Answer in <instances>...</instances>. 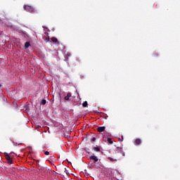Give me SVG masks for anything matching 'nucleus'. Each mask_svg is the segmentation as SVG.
Returning <instances> with one entry per match:
<instances>
[{
  "mask_svg": "<svg viewBox=\"0 0 180 180\" xmlns=\"http://www.w3.org/2000/svg\"><path fill=\"white\" fill-rule=\"evenodd\" d=\"M89 160H92L94 162V164H96V162H98V157H96V155H91L89 156Z\"/></svg>",
  "mask_w": 180,
  "mask_h": 180,
  "instance_id": "f03ea898",
  "label": "nucleus"
},
{
  "mask_svg": "<svg viewBox=\"0 0 180 180\" xmlns=\"http://www.w3.org/2000/svg\"><path fill=\"white\" fill-rule=\"evenodd\" d=\"M108 160H109L110 161V162H113V161H117V159H114L111 157H108Z\"/></svg>",
  "mask_w": 180,
  "mask_h": 180,
  "instance_id": "6e6552de",
  "label": "nucleus"
},
{
  "mask_svg": "<svg viewBox=\"0 0 180 180\" xmlns=\"http://www.w3.org/2000/svg\"><path fill=\"white\" fill-rule=\"evenodd\" d=\"M30 47V42H26L25 44V49H29Z\"/></svg>",
  "mask_w": 180,
  "mask_h": 180,
  "instance_id": "0eeeda50",
  "label": "nucleus"
},
{
  "mask_svg": "<svg viewBox=\"0 0 180 180\" xmlns=\"http://www.w3.org/2000/svg\"><path fill=\"white\" fill-rule=\"evenodd\" d=\"M105 127H98L97 128V131H98V133H102L103 131H105Z\"/></svg>",
  "mask_w": 180,
  "mask_h": 180,
  "instance_id": "39448f33",
  "label": "nucleus"
},
{
  "mask_svg": "<svg viewBox=\"0 0 180 180\" xmlns=\"http://www.w3.org/2000/svg\"><path fill=\"white\" fill-rule=\"evenodd\" d=\"M82 106L84 108H86V106H88V102L87 101H84L83 103H82Z\"/></svg>",
  "mask_w": 180,
  "mask_h": 180,
  "instance_id": "f8f14e48",
  "label": "nucleus"
},
{
  "mask_svg": "<svg viewBox=\"0 0 180 180\" xmlns=\"http://www.w3.org/2000/svg\"><path fill=\"white\" fill-rule=\"evenodd\" d=\"M6 160H7L8 162L11 165L13 162L12 158L8 154L5 155Z\"/></svg>",
  "mask_w": 180,
  "mask_h": 180,
  "instance_id": "7ed1b4c3",
  "label": "nucleus"
},
{
  "mask_svg": "<svg viewBox=\"0 0 180 180\" xmlns=\"http://www.w3.org/2000/svg\"><path fill=\"white\" fill-rule=\"evenodd\" d=\"M71 93H68L67 96H65V101H70V98H71Z\"/></svg>",
  "mask_w": 180,
  "mask_h": 180,
  "instance_id": "423d86ee",
  "label": "nucleus"
},
{
  "mask_svg": "<svg viewBox=\"0 0 180 180\" xmlns=\"http://www.w3.org/2000/svg\"><path fill=\"white\" fill-rule=\"evenodd\" d=\"M1 86H2V84H0V88H1Z\"/></svg>",
  "mask_w": 180,
  "mask_h": 180,
  "instance_id": "a211bd4d",
  "label": "nucleus"
},
{
  "mask_svg": "<svg viewBox=\"0 0 180 180\" xmlns=\"http://www.w3.org/2000/svg\"><path fill=\"white\" fill-rule=\"evenodd\" d=\"M95 141H96V138L94 137V138L91 139V143H95Z\"/></svg>",
  "mask_w": 180,
  "mask_h": 180,
  "instance_id": "4468645a",
  "label": "nucleus"
},
{
  "mask_svg": "<svg viewBox=\"0 0 180 180\" xmlns=\"http://www.w3.org/2000/svg\"><path fill=\"white\" fill-rule=\"evenodd\" d=\"M24 9L27 12H30V13H33V12H34V8L32 6L24 5Z\"/></svg>",
  "mask_w": 180,
  "mask_h": 180,
  "instance_id": "f257e3e1",
  "label": "nucleus"
},
{
  "mask_svg": "<svg viewBox=\"0 0 180 180\" xmlns=\"http://www.w3.org/2000/svg\"><path fill=\"white\" fill-rule=\"evenodd\" d=\"M115 154H117V153H119V150L117 149L116 150H115Z\"/></svg>",
  "mask_w": 180,
  "mask_h": 180,
  "instance_id": "f3484780",
  "label": "nucleus"
},
{
  "mask_svg": "<svg viewBox=\"0 0 180 180\" xmlns=\"http://www.w3.org/2000/svg\"><path fill=\"white\" fill-rule=\"evenodd\" d=\"M134 144L135 146H140V144H141V139H135Z\"/></svg>",
  "mask_w": 180,
  "mask_h": 180,
  "instance_id": "20e7f679",
  "label": "nucleus"
},
{
  "mask_svg": "<svg viewBox=\"0 0 180 180\" xmlns=\"http://www.w3.org/2000/svg\"><path fill=\"white\" fill-rule=\"evenodd\" d=\"M94 151L96 153H99L101 151V148L99 147H94Z\"/></svg>",
  "mask_w": 180,
  "mask_h": 180,
  "instance_id": "1a4fd4ad",
  "label": "nucleus"
},
{
  "mask_svg": "<svg viewBox=\"0 0 180 180\" xmlns=\"http://www.w3.org/2000/svg\"><path fill=\"white\" fill-rule=\"evenodd\" d=\"M153 56H154V57H158V53H155L153 54Z\"/></svg>",
  "mask_w": 180,
  "mask_h": 180,
  "instance_id": "dca6fc26",
  "label": "nucleus"
},
{
  "mask_svg": "<svg viewBox=\"0 0 180 180\" xmlns=\"http://www.w3.org/2000/svg\"><path fill=\"white\" fill-rule=\"evenodd\" d=\"M44 154H45V155H50V152L46 151V152L44 153Z\"/></svg>",
  "mask_w": 180,
  "mask_h": 180,
  "instance_id": "2eb2a0df",
  "label": "nucleus"
},
{
  "mask_svg": "<svg viewBox=\"0 0 180 180\" xmlns=\"http://www.w3.org/2000/svg\"><path fill=\"white\" fill-rule=\"evenodd\" d=\"M107 141L109 144H113V141L110 138H108Z\"/></svg>",
  "mask_w": 180,
  "mask_h": 180,
  "instance_id": "9b49d317",
  "label": "nucleus"
},
{
  "mask_svg": "<svg viewBox=\"0 0 180 180\" xmlns=\"http://www.w3.org/2000/svg\"><path fill=\"white\" fill-rule=\"evenodd\" d=\"M46 103V101L45 99H42L41 101L40 105H45Z\"/></svg>",
  "mask_w": 180,
  "mask_h": 180,
  "instance_id": "ddd939ff",
  "label": "nucleus"
},
{
  "mask_svg": "<svg viewBox=\"0 0 180 180\" xmlns=\"http://www.w3.org/2000/svg\"><path fill=\"white\" fill-rule=\"evenodd\" d=\"M51 41H53V43H57V41H58V39H57V38L56 37H52Z\"/></svg>",
  "mask_w": 180,
  "mask_h": 180,
  "instance_id": "9d476101",
  "label": "nucleus"
}]
</instances>
